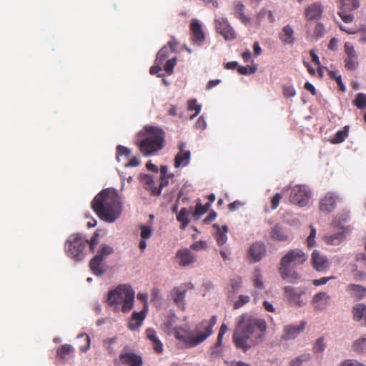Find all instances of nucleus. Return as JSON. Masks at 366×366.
Instances as JSON below:
<instances>
[{
    "mask_svg": "<svg viewBox=\"0 0 366 366\" xmlns=\"http://www.w3.org/2000/svg\"><path fill=\"white\" fill-rule=\"evenodd\" d=\"M267 323L264 320L250 314L241 315L237 321L232 340L237 348L247 352L264 341Z\"/></svg>",
    "mask_w": 366,
    "mask_h": 366,
    "instance_id": "1",
    "label": "nucleus"
},
{
    "mask_svg": "<svg viewBox=\"0 0 366 366\" xmlns=\"http://www.w3.org/2000/svg\"><path fill=\"white\" fill-rule=\"evenodd\" d=\"M92 208L102 220L113 222L121 216L122 205L120 197L113 189L101 191L92 202Z\"/></svg>",
    "mask_w": 366,
    "mask_h": 366,
    "instance_id": "2",
    "label": "nucleus"
},
{
    "mask_svg": "<svg viewBox=\"0 0 366 366\" xmlns=\"http://www.w3.org/2000/svg\"><path fill=\"white\" fill-rule=\"evenodd\" d=\"M135 292L129 285H121L108 292L107 302L115 312H129L134 306Z\"/></svg>",
    "mask_w": 366,
    "mask_h": 366,
    "instance_id": "3",
    "label": "nucleus"
},
{
    "mask_svg": "<svg viewBox=\"0 0 366 366\" xmlns=\"http://www.w3.org/2000/svg\"><path fill=\"white\" fill-rule=\"evenodd\" d=\"M99 233L96 232L89 241L81 234H71L65 242L66 254L76 261H81L85 257L84 251L86 245L89 246L91 252H94L95 247L99 244Z\"/></svg>",
    "mask_w": 366,
    "mask_h": 366,
    "instance_id": "4",
    "label": "nucleus"
},
{
    "mask_svg": "<svg viewBox=\"0 0 366 366\" xmlns=\"http://www.w3.org/2000/svg\"><path fill=\"white\" fill-rule=\"evenodd\" d=\"M144 129L139 135L145 137L137 144L142 154L150 155L160 149V129L153 126H146Z\"/></svg>",
    "mask_w": 366,
    "mask_h": 366,
    "instance_id": "5",
    "label": "nucleus"
},
{
    "mask_svg": "<svg viewBox=\"0 0 366 366\" xmlns=\"http://www.w3.org/2000/svg\"><path fill=\"white\" fill-rule=\"evenodd\" d=\"M217 316L213 315L209 320H204L197 325L193 334L194 338V343L196 346L204 342L212 334V328L217 324Z\"/></svg>",
    "mask_w": 366,
    "mask_h": 366,
    "instance_id": "6",
    "label": "nucleus"
},
{
    "mask_svg": "<svg viewBox=\"0 0 366 366\" xmlns=\"http://www.w3.org/2000/svg\"><path fill=\"white\" fill-rule=\"evenodd\" d=\"M311 197V192L305 185H296L292 187L290 201L300 207H305Z\"/></svg>",
    "mask_w": 366,
    "mask_h": 366,
    "instance_id": "7",
    "label": "nucleus"
},
{
    "mask_svg": "<svg viewBox=\"0 0 366 366\" xmlns=\"http://www.w3.org/2000/svg\"><path fill=\"white\" fill-rule=\"evenodd\" d=\"M308 257L307 255L300 249H291L284 255L280 261V266L284 267H295L304 264Z\"/></svg>",
    "mask_w": 366,
    "mask_h": 366,
    "instance_id": "8",
    "label": "nucleus"
},
{
    "mask_svg": "<svg viewBox=\"0 0 366 366\" xmlns=\"http://www.w3.org/2000/svg\"><path fill=\"white\" fill-rule=\"evenodd\" d=\"M345 57L344 59L345 67L347 70H355L359 66L358 56L354 46L350 42L344 45Z\"/></svg>",
    "mask_w": 366,
    "mask_h": 366,
    "instance_id": "9",
    "label": "nucleus"
},
{
    "mask_svg": "<svg viewBox=\"0 0 366 366\" xmlns=\"http://www.w3.org/2000/svg\"><path fill=\"white\" fill-rule=\"evenodd\" d=\"M215 27L217 31L219 33L225 40H233L235 39V31L226 19L219 18V19H216Z\"/></svg>",
    "mask_w": 366,
    "mask_h": 366,
    "instance_id": "10",
    "label": "nucleus"
},
{
    "mask_svg": "<svg viewBox=\"0 0 366 366\" xmlns=\"http://www.w3.org/2000/svg\"><path fill=\"white\" fill-rule=\"evenodd\" d=\"M191 40L194 44L200 46L205 40V34L199 21L192 19L190 22Z\"/></svg>",
    "mask_w": 366,
    "mask_h": 366,
    "instance_id": "11",
    "label": "nucleus"
},
{
    "mask_svg": "<svg viewBox=\"0 0 366 366\" xmlns=\"http://www.w3.org/2000/svg\"><path fill=\"white\" fill-rule=\"evenodd\" d=\"M148 306L145 304L140 312H134L128 321L127 327L132 331H136L142 325L146 318Z\"/></svg>",
    "mask_w": 366,
    "mask_h": 366,
    "instance_id": "12",
    "label": "nucleus"
},
{
    "mask_svg": "<svg viewBox=\"0 0 366 366\" xmlns=\"http://www.w3.org/2000/svg\"><path fill=\"white\" fill-rule=\"evenodd\" d=\"M174 334L175 337L182 342L186 347H193L196 346L194 343V335L189 330L182 327H175L174 328Z\"/></svg>",
    "mask_w": 366,
    "mask_h": 366,
    "instance_id": "13",
    "label": "nucleus"
},
{
    "mask_svg": "<svg viewBox=\"0 0 366 366\" xmlns=\"http://www.w3.org/2000/svg\"><path fill=\"white\" fill-rule=\"evenodd\" d=\"M139 180L144 188L150 192L152 196L160 194V184L155 186L154 178L151 174H141Z\"/></svg>",
    "mask_w": 366,
    "mask_h": 366,
    "instance_id": "14",
    "label": "nucleus"
},
{
    "mask_svg": "<svg viewBox=\"0 0 366 366\" xmlns=\"http://www.w3.org/2000/svg\"><path fill=\"white\" fill-rule=\"evenodd\" d=\"M179 152L174 158V167L178 168L181 166H187L190 161V152L186 149V143L180 142L179 144Z\"/></svg>",
    "mask_w": 366,
    "mask_h": 366,
    "instance_id": "15",
    "label": "nucleus"
},
{
    "mask_svg": "<svg viewBox=\"0 0 366 366\" xmlns=\"http://www.w3.org/2000/svg\"><path fill=\"white\" fill-rule=\"evenodd\" d=\"M305 322H301L299 325H287L284 327L282 339L290 340L295 339L305 328Z\"/></svg>",
    "mask_w": 366,
    "mask_h": 366,
    "instance_id": "16",
    "label": "nucleus"
},
{
    "mask_svg": "<svg viewBox=\"0 0 366 366\" xmlns=\"http://www.w3.org/2000/svg\"><path fill=\"white\" fill-rule=\"evenodd\" d=\"M311 262L312 267L318 272L325 271L330 267L327 258L317 250L312 252Z\"/></svg>",
    "mask_w": 366,
    "mask_h": 366,
    "instance_id": "17",
    "label": "nucleus"
},
{
    "mask_svg": "<svg viewBox=\"0 0 366 366\" xmlns=\"http://www.w3.org/2000/svg\"><path fill=\"white\" fill-rule=\"evenodd\" d=\"M330 296L325 292H320L315 294L312 298V304L315 310L322 311L330 304Z\"/></svg>",
    "mask_w": 366,
    "mask_h": 366,
    "instance_id": "18",
    "label": "nucleus"
},
{
    "mask_svg": "<svg viewBox=\"0 0 366 366\" xmlns=\"http://www.w3.org/2000/svg\"><path fill=\"white\" fill-rule=\"evenodd\" d=\"M323 10V7L320 2H315L305 8V19L308 21L317 20L321 18Z\"/></svg>",
    "mask_w": 366,
    "mask_h": 366,
    "instance_id": "19",
    "label": "nucleus"
},
{
    "mask_svg": "<svg viewBox=\"0 0 366 366\" xmlns=\"http://www.w3.org/2000/svg\"><path fill=\"white\" fill-rule=\"evenodd\" d=\"M119 361L123 365L142 366V358L134 352H124L119 355Z\"/></svg>",
    "mask_w": 366,
    "mask_h": 366,
    "instance_id": "20",
    "label": "nucleus"
},
{
    "mask_svg": "<svg viewBox=\"0 0 366 366\" xmlns=\"http://www.w3.org/2000/svg\"><path fill=\"white\" fill-rule=\"evenodd\" d=\"M280 273L284 280H287L290 283H295L301 278V274L295 269L294 267H280Z\"/></svg>",
    "mask_w": 366,
    "mask_h": 366,
    "instance_id": "21",
    "label": "nucleus"
},
{
    "mask_svg": "<svg viewBox=\"0 0 366 366\" xmlns=\"http://www.w3.org/2000/svg\"><path fill=\"white\" fill-rule=\"evenodd\" d=\"M336 200L332 193H327L320 202V209L325 213L332 212L336 207Z\"/></svg>",
    "mask_w": 366,
    "mask_h": 366,
    "instance_id": "22",
    "label": "nucleus"
},
{
    "mask_svg": "<svg viewBox=\"0 0 366 366\" xmlns=\"http://www.w3.org/2000/svg\"><path fill=\"white\" fill-rule=\"evenodd\" d=\"M285 294L290 304L301 307L305 305L304 302L301 300V295L303 293L297 292L294 288L287 286L284 288Z\"/></svg>",
    "mask_w": 366,
    "mask_h": 366,
    "instance_id": "23",
    "label": "nucleus"
},
{
    "mask_svg": "<svg viewBox=\"0 0 366 366\" xmlns=\"http://www.w3.org/2000/svg\"><path fill=\"white\" fill-rule=\"evenodd\" d=\"M176 257L179 264L182 267L189 265L195 261V256L188 249L179 250Z\"/></svg>",
    "mask_w": 366,
    "mask_h": 366,
    "instance_id": "24",
    "label": "nucleus"
},
{
    "mask_svg": "<svg viewBox=\"0 0 366 366\" xmlns=\"http://www.w3.org/2000/svg\"><path fill=\"white\" fill-rule=\"evenodd\" d=\"M265 252L264 244L263 243L256 242L250 247L248 251V256L252 258L254 262H257L262 258Z\"/></svg>",
    "mask_w": 366,
    "mask_h": 366,
    "instance_id": "25",
    "label": "nucleus"
},
{
    "mask_svg": "<svg viewBox=\"0 0 366 366\" xmlns=\"http://www.w3.org/2000/svg\"><path fill=\"white\" fill-rule=\"evenodd\" d=\"M185 295H186V290L181 289V287H174L170 292L171 298L173 300V301L177 305V306L178 307H179L181 310L184 309Z\"/></svg>",
    "mask_w": 366,
    "mask_h": 366,
    "instance_id": "26",
    "label": "nucleus"
},
{
    "mask_svg": "<svg viewBox=\"0 0 366 366\" xmlns=\"http://www.w3.org/2000/svg\"><path fill=\"white\" fill-rule=\"evenodd\" d=\"M244 5L239 1H236L233 4V11L235 17L239 19L242 24L247 26L251 24V20L244 15Z\"/></svg>",
    "mask_w": 366,
    "mask_h": 366,
    "instance_id": "27",
    "label": "nucleus"
},
{
    "mask_svg": "<svg viewBox=\"0 0 366 366\" xmlns=\"http://www.w3.org/2000/svg\"><path fill=\"white\" fill-rule=\"evenodd\" d=\"M346 291L356 300H361L366 296V288L360 285L350 284L347 285Z\"/></svg>",
    "mask_w": 366,
    "mask_h": 366,
    "instance_id": "28",
    "label": "nucleus"
},
{
    "mask_svg": "<svg viewBox=\"0 0 366 366\" xmlns=\"http://www.w3.org/2000/svg\"><path fill=\"white\" fill-rule=\"evenodd\" d=\"M279 37L285 44H292L295 42V31L292 26L289 24L285 26Z\"/></svg>",
    "mask_w": 366,
    "mask_h": 366,
    "instance_id": "29",
    "label": "nucleus"
},
{
    "mask_svg": "<svg viewBox=\"0 0 366 366\" xmlns=\"http://www.w3.org/2000/svg\"><path fill=\"white\" fill-rule=\"evenodd\" d=\"M270 237L272 240L278 242H285L289 238L287 232L278 224L271 229Z\"/></svg>",
    "mask_w": 366,
    "mask_h": 366,
    "instance_id": "30",
    "label": "nucleus"
},
{
    "mask_svg": "<svg viewBox=\"0 0 366 366\" xmlns=\"http://www.w3.org/2000/svg\"><path fill=\"white\" fill-rule=\"evenodd\" d=\"M353 318L355 321L363 320L362 325L366 326V305L356 304L352 308Z\"/></svg>",
    "mask_w": 366,
    "mask_h": 366,
    "instance_id": "31",
    "label": "nucleus"
},
{
    "mask_svg": "<svg viewBox=\"0 0 366 366\" xmlns=\"http://www.w3.org/2000/svg\"><path fill=\"white\" fill-rule=\"evenodd\" d=\"M103 260L99 256H94L90 261V269L97 276H101L106 272L102 265Z\"/></svg>",
    "mask_w": 366,
    "mask_h": 366,
    "instance_id": "32",
    "label": "nucleus"
},
{
    "mask_svg": "<svg viewBox=\"0 0 366 366\" xmlns=\"http://www.w3.org/2000/svg\"><path fill=\"white\" fill-rule=\"evenodd\" d=\"M139 228L141 229V240L139 247L142 251L144 250L147 247L146 240L149 239L152 236V229L149 226L140 224Z\"/></svg>",
    "mask_w": 366,
    "mask_h": 366,
    "instance_id": "33",
    "label": "nucleus"
},
{
    "mask_svg": "<svg viewBox=\"0 0 366 366\" xmlns=\"http://www.w3.org/2000/svg\"><path fill=\"white\" fill-rule=\"evenodd\" d=\"M217 230L215 233V239L219 246L224 244L227 240V233L228 232V227L224 225L220 228L219 226L214 225Z\"/></svg>",
    "mask_w": 366,
    "mask_h": 366,
    "instance_id": "34",
    "label": "nucleus"
},
{
    "mask_svg": "<svg viewBox=\"0 0 366 366\" xmlns=\"http://www.w3.org/2000/svg\"><path fill=\"white\" fill-rule=\"evenodd\" d=\"M350 127L346 125L342 129L339 130L330 140L332 144H337L343 142L345 139L348 137Z\"/></svg>",
    "mask_w": 366,
    "mask_h": 366,
    "instance_id": "35",
    "label": "nucleus"
},
{
    "mask_svg": "<svg viewBox=\"0 0 366 366\" xmlns=\"http://www.w3.org/2000/svg\"><path fill=\"white\" fill-rule=\"evenodd\" d=\"M345 238L344 232H340L332 235H327L324 237V240L327 244L338 245Z\"/></svg>",
    "mask_w": 366,
    "mask_h": 366,
    "instance_id": "36",
    "label": "nucleus"
},
{
    "mask_svg": "<svg viewBox=\"0 0 366 366\" xmlns=\"http://www.w3.org/2000/svg\"><path fill=\"white\" fill-rule=\"evenodd\" d=\"M352 347L355 352L366 355V334L356 340L352 343Z\"/></svg>",
    "mask_w": 366,
    "mask_h": 366,
    "instance_id": "37",
    "label": "nucleus"
},
{
    "mask_svg": "<svg viewBox=\"0 0 366 366\" xmlns=\"http://www.w3.org/2000/svg\"><path fill=\"white\" fill-rule=\"evenodd\" d=\"M148 340L154 343V349L157 353H160V342L158 339L157 332L153 328H148L146 330Z\"/></svg>",
    "mask_w": 366,
    "mask_h": 366,
    "instance_id": "38",
    "label": "nucleus"
},
{
    "mask_svg": "<svg viewBox=\"0 0 366 366\" xmlns=\"http://www.w3.org/2000/svg\"><path fill=\"white\" fill-rule=\"evenodd\" d=\"M177 317L174 313L170 314L164 322V331L168 335H170L174 332V329L172 328L174 324L177 321Z\"/></svg>",
    "mask_w": 366,
    "mask_h": 366,
    "instance_id": "39",
    "label": "nucleus"
},
{
    "mask_svg": "<svg viewBox=\"0 0 366 366\" xmlns=\"http://www.w3.org/2000/svg\"><path fill=\"white\" fill-rule=\"evenodd\" d=\"M360 6L359 0H342L340 9L351 11Z\"/></svg>",
    "mask_w": 366,
    "mask_h": 366,
    "instance_id": "40",
    "label": "nucleus"
},
{
    "mask_svg": "<svg viewBox=\"0 0 366 366\" xmlns=\"http://www.w3.org/2000/svg\"><path fill=\"white\" fill-rule=\"evenodd\" d=\"M74 351V349L71 345L69 344H65L61 345L56 350V355L59 359L64 360L66 358L67 355L71 353Z\"/></svg>",
    "mask_w": 366,
    "mask_h": 366,
    "instance_id": "41",
    "label": "nucleus"
},
{
    "mask_svg": "<svg viewBox=\"0 0 366 366\" xmlns=\"http://www.w3.org/2000/svg\"><path fill=\"white\" fill-rule=\"evenodd\" d=\"M189 213L187 208H182L177 217V220L182 223V228L187 227L189 223V219H188Z\"/></svg>",
    "mask_w": 366,
    "mask_h": 366,
    "instance_id": "42",
    "label": "nucleus"
},
{
    "mask_svg": "<svg viewBox=\"0 0 366 366\" xmlns=\"http://www.w3.org/2000/svg\"><path fill=\"white\" fill-rule=\"evenodd\" d=\"M113 252L114 249L112 247L107 244H102L95 256H99V258L104 259L107 256L112 254Z\"/></svg>",
    "mask_w": 366,
    "mask_h": 366,
    "instance_id": "43",
    "label": "nucleus"
},
{
    "mask_svg": "<svg viewBox=\"0 0 366 366\" xmlns=\"http://www.w3.org/2000/svg\"><path fill=\"white\" fill-rule=\"evenodd\" d=\"M201 108H202L201 105L197 104L196 99H190L188 101V102H187L188 110H189V111L194 110L195 111V114L191 116V117H190L191 119L194 118L196 116H197L200 113Z\"/></svg>",
    "mask_w": 366,
    "mask_h": 366,
    "instance_id": "44",
    "label": "nucleus"
},
{
    "mask_svg": "<svg viewBox=\"0 0 366 366\" xmlns=\"http://www.w3.org/2000/svg\"><path fill=\"white\" fill-rule=\"evenodd\" d=\"M177 56H173L171 59H168L164 65V71L168 74H172L173 73L174 67L177 64Z\"/></svg>",
    "mask_w": 366,
    "mask_h": 366,
    "instance_id": "45",
    "label": "nucleus"
},
{
    "mask_svg": "<svg viewBox=\"0 0 366 366\" xmlns=\"http://www.w3.org/2000/svg\"><path fill=\"white\" fill-rule=\"evenodd\" d=\"M354 105H355L358 109H362L366 107V95L363 93H359L354 102Z\"/></svg>",
    "mask_w": 366,
    "mask_h": 366,
    "instance_id": "46",
    "label": "nucleus"
},
{
    "mask_svg": "<svg viewBox=\"0 0 366 366\" xmlns=\"http://www.w3.org/2000/svg\"><path fill=\"white\" fill-rule=\"evenodd\" d=\"M253 282L256 288H263L262 277L261 271L259 269H256L253 272Z\"/></svg>",
    "mask_w": 366,
    "mask_h": 366,
    "instance_id": "47",
    "label": "nucleus"
},
{
    "mask_svg": "<svg viewBox=\"0 0 366 366\" xmlns=\"http://www.w3.org/2000/svg\"><path fill=\"white\" fill-rule=\"evenodd\" d=\"M337 14L341 19L345 23H350L354 19V16L351 14L350 11L342 9L340 8Z\"/></svg>",
    "mask_w": 366,
    "mask_h": 366,
    "instance_id": "48",
    "label": "nucleus"
},
{
    "mask_svg": "<svg viewBox=\"0 0 366 366\" xmlns=\"http://www.w3.org/2000/svg\"><path fill=\"white\" fill-rule=\"evenodd\" d=\"M162 188L169 184V178H173V174H168V167L167 166H162Z\"/></svg>",
    "mask_w": 366,
    "mask_h": 366,
    "instance_id": "49",
    "label": "nucleus"
},
{
    "mask_svg": "<svg viewBox=\"0 0 366 366\" xmlns=\"http://www.w3.org/2000/svg\"><path fill=\"white\" fill-rule=\"evenodd\" d=\"M309 360V355H302L292 360L290 366H301L303 362L308 361Z\"/></svg>",
    "mask_w": 366,
    "mask_h": 366,
    "instance_id": "50",
    "label": "nucleus"
},
{
    "mask_svg": "<svg viewBox=\"0 0 366 366\" xmlns=\"http://www.w3.org/2000/svg\"><path fill=\"white\" fill-rule=\"evenodd\" d=\"M282 93L285 98L293 97L296 95V91L292 85H283Z\"/></svg>",
    "mask_w": 366,
    "mask_h": 366,
    "instance_id": "51",
    "label": "nucleus"
},
{
    "mask_svg": "<svg viewBox=\"0 0 366 366\" xmlns=\"http://www.w3.org/2000/svg\"><path fill=\"white\" fill-rule=\"evenodd\" d=\"M178 42L175 40L170 41L167 46H164L163 48H162V57L165 56V51L168 49V48L172 51L176 52L177 48L178 46Z\"/></svg>",
    "mask_w": 366,
    "mask_h": 366,
    "instance_id": "52",
    "label": "nucleus"
},
{
    "mask_svg": "<svg viewBox=\"0 0 366 366\" xmlns=\"http://www.w3.org/2000/svg\"><path fill=\"white\" fill-rule=\"evenodd\" d=\"M250 300V297L247 295H239L238 300L234 302V309H238L242 307L244 305L249 302Z\"/></svg>",
    "mask_w": 366,
    "mask_h": 366,
    "instance_id": "53",
    "label": "nucleus"
},
{
    "mask_svg": "<svg viewBox=\"0 0 366 366\" xmlns=\"http://www.w3.org/2000/svg\"><path fill=\"white\" fill-rule=\"evenodd\" d=\"M130 154V150L122 145H119L117 147V161H120L119 156H126L128 157Z\"/></svg>",
    "mask_w": 366,
    "mask_h": 366,
    "instance_id": "54",
    "label": "nucleus"
},
{
    "mask_svg": "<svg viewBox=\"0 0 366 366\" xmlns=\"http://www.w3.org/2000/svg\"><path fill=\"white\" fill-rule=\"evenodd\" d=\"M78 338H84L86 345L80 347L79 350L82 352H86L90 347L91 340L89 336L86 333H82L78 335Z\"/></svg>",
    "mask_w": 366,
    "mask_h": 366,
    "instance_id": "55",
    "label": "nucleus"
},
{
    "mask_svg": "<svg viewBox=\"0 0 366 366\" xmlns=\"http://www.w3.org/2000/svg\"><path fill=\"white\" fill-rule=\"evenodd\" d=\"M257 71V68L251 66H239L238 71L241 74H254Z\"/></svg>",
    "mask_w": 366,
    "mask_h": 366,
    "instance_id": "56",
    "label": "nucleus"
},
{
    "mask_svg": "<svg viewBox=\"0 0 366 366\" xmlns=\"http://www.w3.org/2000/svg\"><path fill=\"white\" fill-rule=\"evenodd\" d=\"M160 54V51H159L157 54V59L155 61V64L152 66L149 69V73L152 75H157L158 77L160 76V66L157 63L159 55Z\"/></svg>",
    "mask_w": 366,
    "mask_h": 366,
    "instance_id": "57",
    "label": "nucleus"
},
{
    "mask_svg": "<svg viewBox=\"0 0 366 366\" xmlns=\"http://www.w3.org/2000/svg\"><path fill=\"white\" fill-rule=\"evenodd\" d=\"M242 283V278L239 277H237L236 278H234L231 280L230 281V285L232 288L234 290V292L239 290V289L241 287Z\"/></svg>",
    "mask_w": 366,
    "mask_h": 366,
    "instance_id": "58",
    "label": "nucleus"
},
{
    "mask_svg": "<svg viewBox=\"0 0 366 366\" xmlns=\"http://www.w3.org/2000/svg\"><path fill=\"white\" fill-rule=\"evenodd\" d=\"M116 342V338H107L104 340V346L108 351L109 354L113 353L114 350L112 348V345Z\"/></svg>",
    "mask_w": 366,
    "mask_h": 366,
    "instance_id": "59",
    "label": "nucleus"
},
{
    "mask_svg": "<svg viewBox=\"0 0 366 366\" xmlns=\"http://www.w3.org/2000/svg\"><path fill=\"white\" fill-rule=\"evenodd\" d=\"M335 277L334 276L331 277H324L320 279L313 280L312 284L315 286H320L322 285H325L329 280L335 279Z\"/></svg>",
    "mask_w": 366,
    "mask_h": 366,
    "instance_id": "60",
    "label": "nucleus"
},
{
    "mask_svg": "<svg viewBox=\"0 0 366 366\" xmlns=\"http://www.w3.org/2000/svg\"><path fill=\"white\" fill-rule=\"evenodd\" d=\"M207 212V208L205 207L200 202H198L196 208H195V212L194 214L197 216H201L204 214H205Z\"/></svg>",
    "mask_w": 366,
    "mask_h": 366,
    "instance_id": "61",
    "label": "nucleus"
},
{
    "mask_svg": "<svg viewBox=\"0 0 366 366\" xmlns=\"http://www.w3.org/2000/svg\"><path fill=\"white\" fill-rule=\"evenodd\" d=\"M282 199V195L280 193H276L274 196L272 198L271 200V208L272 209H275Z\"/></svg>",
    "mask_w": 366,
    "mask_h": 366,
    "instance_id": "62",
    "label": "nucleus"
},
{
    "mask_svg": "<svg viewBox=\"0 0 366 366\" xmlns=\"http://www.w3.org/2000/svg\"><path fill=\"white\" fill-rule=\"evenodd\" d=\"M325 27L322 23H317L315 26L314 34L317 37H321L324 35Z\"/></svg>",
    "mask_w": 366,
    "mask_h": 366,
    "instance_id": "63",
    "label": "nucleus"
},
{
    "mask_svg": "<svg viewBox=\"0 0 366 366\" xmlns=\"http://www.w3.org/2000/svg\"><path fill=\"white\" fill-rule=\"evenodd\" d=\"M207 247V244L204 241H198L192 244L191 248L194 250H202L205 249Z\"/></svg>",
    "mask_w": 366,
    "mask_h": 366,
    "instance_id": "64",
    "label": "nucleus"
}]
</instances>
